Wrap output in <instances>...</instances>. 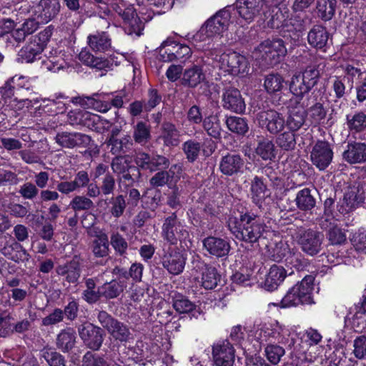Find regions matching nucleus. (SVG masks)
<instances>
[{"instance_id":"obj_27","label":"nucleus","mask_w":366,"mask_h":366,"mask_svg":"<svg viewBox=\"0 0 366 366\" xmlns=\"http://www.w3.org/2000/svg\"><path fill=\"white\" fill-rule=\"evenodd\" d=\"M342 157L351 164L365 162L366 144L357 142L348 143L347 149L342 154Z\"/></svg>"},{"instance_id":"obj_8","label":"nucleus","mask_w":366,"mask_h":366,"mask_svg":"<svg viewBox=\"0 0 366 366\" xmlns=\"http://www.w3.org/2000/svg\"><path fill=\"white\" fill-rule=\"evenodd\" d=\"M323 239V234L312 229L300 228L296 232V241L302 251L312 257L321 252Z\"/></svg>"},{"instance_id":"obj_34","label":"nucleus","mask_w":366,"mask_h":366,"mask_svg":"<svg viewBox=\"0 0 366 366\" xmlns=\"http://www.w3.org/2000/svg\"><path fill=\"white\" fill-rule=\"evenodd\" d=\"M89 248L96 258H104L109 254V242L105 233H100L95 236L91 242Z\"/></svg>"},{"instance_id":"obj_23","label":"nucleus","mask_w":366,"mask_h":366,"mask_svg":"<svg viewBox=\"0 0 366 366\" xmlns=\"http://www.w3.org/2000/svg\"><path fill=\"white\" fill-rule=\"evenodd\" d=\"M244 161L241 155L227 153L223 156L219 162L220 172L227 176H232L242 172Z\"/></svg>"},{"instance_id":"obj_12","label":"nucleus","mask_w":366,"mask_h":366,"mask_svg":"<svg viewBox=\"0 0 366 366\" xmlns=\"http://www.w3.org/2000/svg\"><path fill=\"white\" fill-rule=\"evenodd\" d=\"M161 263L169 274L178 275L184 269L186 257L178 248L169 246L167 248L163 249Z\"/></svg>"},{"instance_id":"obj_50","label":"nucleus","mask_w":366,"mask_h":366,"mask_svg":"<svg viewBox=\"0 0 366 366\" xmlns=\"http://www.w3.org/2000/svg\"><path fill=\"white\" fill-rule=\"evenodd\" d=\"M109 212L112 217L119 218L122 217L127 208L126 197L123 194H117L109 199Z\"/></svg>"},{"instance_id":"obj_22","label":"nucleus","mask_w":366,"mask_h":366,"mask_svg":"<svg viewBox=\"0 0 366 366\" xmlns=\"http://www.w3.org/2000/svg\"><path fill=\"white\" fill-rule=\"evenodd\" d=\"M67 119L72 126L81 125L93 129L99 121L100 117L85 110L74 109L68 112Z\"/></svg>"},{"instance_id":"obj_20","label":"nucleus","mask_w":366,"mask_h":366,"mask_svg":"<svg viewBox=\"0 0 366 366\" xmlns=\"http://www.w3.org/2000/svg\"><path fill=\"white\" fill-rule=\"evenodd\" d=\"M203 247L207 252L217 258L227 257L231 249L229 242L224 238L209 236L202 240Z\"/></svg>"},{"instance_id":"obj_31","label":"nucleus","mask_w":366,"mask_h":366,"mask_svg":"<svg viewBox=\"0 0 366 366\" xmlns=\"http://www.w3.org/2000/svg\"><path fill=\"white\" fill-rule=\"evenodd\" d=\"M39 9L40 18L42 21L47 23L59 15L61 4L59 0H41Z\"/></svg>"},{"instance_id":"obj_1","label":"nucleus","mask_w":366,"mask_h":366,"mask_svg":"<svg viewBox=\"0 0 366 366\" xmlns=\"http://www.w3.org/2000/svg\"><path fill=\"white\" fill-rule=\"evenodd\" d=\"M134 161L136 165L132 164L127 155H117L111 162L112 172L119 177V181L128 182L127 186H132L141 179L140 170L154 172L161 169H168L169 159L165 156L158 154H149L144 152L136 153Z\"/></svg>"},{"instance_id":"obj_9","label":"nucleus","mask_w":366,"mask_h":366,"mask_svg":"<svg viewBox=\"0 0 366 366\" xmlns=\"http://www.w3.org/2000/svg\"><path fill=\"white\" fill-rule=\"evenodd\" d=\"M162 237L169 244V246H172L186 241L189 237V233L177 219L176 214L172 213L164 221L162 227Z\"/></svg>"},{"instance_id":"obj_54","label":"nucleus","mask_w":366,"mask_h":366,"mask_svg":"<svg viewBox=\"0 0 366 366\" xmlns=\"http://www.w3.org/2000/svg\"><path fill=\"white\" fill-rule=\"evenodd\" d=\"M109 242L118 255L125 257L129 244L121 234L118 232H113L110 235Z\"/></svg>"},{"instance_id":"obj_64","label":"nucleus","mask_w":366,"mask_h":366,"mask_svg":"<svg viewBox=\"0 0 366 366\" xmlns=\"http://www.w3.org/2000/svg\"><path fill=\"white\" fill-rule=\"evenodd\" d=\"M82 362L84 366H107L109 362L104 356L89 351L83 356Z\"/></svg>"},{"instance_id":"obj_48","label":"nucleus","mask_w":366,"mask_h":366,"mask_svg":"<svg viewBox=\"0 0 366 366\" xmlns=\"http://www.w3.org/2000/svg\"><path fill=\"white\" fill-rule=\"evenodd\" d=\"M346 120L347 128L350 132H361L366 129V114L364 112L348 114Z\"/></svg>"},{"instance_id":"obj_19","label":"nucleus","mask_w":366,"mask_h":366,"mask_svg":"<svg viewBox=\"0 0 366 366\" xmlns=\"http://www.w3.org/2000/svg\"><path fill=\"white\" fill-rule=\"evenodd\" d=\"M222 107L237 114L244 112L246 104L240 92L234 87H227L222 94Z\"/></svg>"},{"instance_id":"obj_38","label":"nucleus","mask_w":366,"mask_h":366,"mask_svg":"<svg viewBox=\"0 0 366 366\" xmlns=\"http://www.w3.org/2000/svg\"><path fill=\"white\" fill-rule=\"evenodd\" d=\"M269 16L270 19L267 22V26L280 34L283 26L288 22L287 16L277 7V5H274L271 6L270 11L267 14V18Z\"/></svg>"},{"instance_id":"obj_46","label":"nucleus","mask_w":366,"mask_h":366,"mask_svg":"<svg viewBox=\"0 0 366 366\" xmlns=\"http://www.w3.org/2000/svg\"><path fill=\"white\" fill-rule=\"evenodd\" d=\"M124 287L125 286L121 281L113 280L100 286V292L103 297L114 299L117 297L124 291Z\"/></svg>"},{"instance_id":"obj_16","label":"nucleus","mask_w":366,"mask_h":366,"mask_svg":"<svg viewBox=\"0 0 366 366\" xmlns=\"http://www.w3.org/2000/svg\"><path fill=\"white\" fill-rule=\"evenodd\" d=\"M193 264V269L201 274V285L206 290L215 288L221 279L217 269L199 259L194 261Z\"/></svg>"},{"instance_id":"obj_61","label":"nucleus","mask_w":366,"mask_h":366,"mask_svg":"<svg viewBox=\"0 0 366 366\" xmlns=\"http://www.w3.org/2000/svg\"><path fill=\"white\" fill-rule=\"evenodd\" d=\"M69 206L74 211L77 212L92 209L94 203L85 196H75L70 202Z\"/></svg>"},{"instance_id":"obj_18","label":"nucleus","mask_w":366,"mask_h":366,"mask_svg":"<svg viewBox=\"0 0 366 366\" xmlns=\"http://www.w3.org/2000/svg\"><path fill=\"white\" fill-rule=\"evenodd\" d=\"M81 260L78 256H74L71 260L56 267L58 275L64 277L69 284L77 283L81 272Z\"/></svg>"},{"instance_id":"obj_24","label":"nucleus","mask_w":366,"mask_h":366,"mask_svg":"<svg viewBox=\"0 0 366 366\" xmlns=\"http://www.w3.org/2000/svg\"><path fill=\"white\" fill-rule=\"evenodd\" d=\"M205 79L206 76L202 67L200 65L193 64L184 70L180 81L182 86L194 89Z\"/></svg>"},{"instance_id":"obj_17","label":"nucleus","mask_w":366,"mask_h":366,"mask_svg":"<svg viewBox=\"0 0 366 366\" xmlns=\"http://www.w3.org/2000/svg\"><path fill=\"white\" fill-rule=\"evenodd\" d=\"M212 356L216 366H233L234 350L227 340L215 344L212 347Z\"/></svg>"},{"instance_id":"obj_33","label":"nucleus","mask_w":366,"mask_h":366,"mask_svg":"<svg viewBox=\"0 0 366 366\" xmlns=\"http://www.w3.org/2000/svg\"><path fill=\"white\" fill-rule=\"evenodd\" d=\"M316 192L309 188L300 190L295 199L297 207L303 212L311 211L316 205Z\"/></svg>"},{"instance_id":"obj_60","label":"nucleus","mask_w":366,"mask_h":366,"mask_svg":"<svg viewBox=\"0 0 366 366\" xmlns=\"http://www.w3.org/2000/svg\"><path fill=\"white\" fill-rule=\"evenodd\" d=\"M26 79V77L24 76H17L15 75L9 80H7L4 84V86L0 87V94L1 96L6 98H10L14 95V84H16L19 86H24L23 84L18 83L19 80Z\"/></svg>"},{"instance_id":"obj_47","label":"nucleus","mask_w":366,"mask_h":366,"mask_svg":"<svg viewBox=\"0 0 366 366\" xmlns=\"http://www.w3.org/2000/svg\"><path fill=\"white\" fill-rule=\"evenodd\" d=\"M162 138L167 146H177L179 142V132L175 125L169 122L162 124Z\"/></svg>"},{"instance_id":"obj_59","label":"nucleus","mask_w":366,"mask_h":366,"mask_svg":"<svg viewBox=\"0 0 366 366\" xmlns=\"http://www.w3.org/2000/svg\"><path fill=\"white\" fill-rule=\"evenodd\" d=\"M266 185L263 183L262 180L256 176L251 184V192L253 200L256 202H259L264 199L266 196Z\"/></svg>"},{"instance_id":"obj_2","label":"nucleus","mask_w":366,"mask_h":366,"mask_svg":"<svg viewBox=\"0 0 366 366\" xmlns=\"http://www.w3.org/2000/svg\"><path fill=\"white\" fill-rule=\"evenodd\" d=\"M227 224L237 239L249 244L257 242L265 230L259 217L250 212L241 214L239 217L229 216Z\"/></svg>"},{"instance_id":"obj_28","label":"nucleus","mask_w":366,"mask_h":366,"mask_svg":"<svg viewBox=\"0 0 366 366\" xmlns=\"http://www.w3.org/2000/svg\"><path fill=\"white\" fill-rule=\"evenodd\" d=\"M287 275V272L282 266L273 264L266 275L264 287L268 291L277 289Z\"/></svg>"},{"instance_id":"obj_51","label":"nucleus","mask_w":366,"mask_h":366,"mask_svg":"<svg viewBox=\"0 0 366 366\" xmlns=\"http://www.w3.org/2000/svg\"><path fill=\"white\" fill-rule=\"evenodd\" d=\"M214 36L209 32V30L203 24L200 29L192 36V42L198 49H201L202 46H211Z\"/></svg>"},{"instance_id":"obj_58","label":"nucleus","mask_w":366,"mask_h":366,"mask_svg":"<svg viewBox=\"0 0 366 366\" xmlns=\"http://www.w3.org/2000/svg\"><path fill=\"white\" fill-rule=\"evenodd\" d=\"M300 75L312 89L317 84L320 79V70L315 65L307 66Z\"/></svg>"},{"instance_id":"obj_53","label":"nucleus","mask_w":366,"mask_h":366,"mask_svg":"<svg viewBox=\"0 0 366 366\" xmlns=\"http://www.w3.org/2000/svg\"><path fill=\"white\" fill-rule=\"evenodd\" d=\"M226 124L231 132L238 134L244 135L249 130L247 122L244 118L229 117L227 119Z\"/></svg>"},{"instance_id":"obj_44","label":"nucleus","mask_w":366,"mask_h":366,"mask_svg":"<svg viewBox=\"0 0 366 366\" xmlns=\"http://www.w3.org/2000/svg\"><path fill=\"white\" fill-rule=\"evenodd\" d=\"M256 154L263 160H273L276 157L275 146L272 140L263 138L258 142Z\"/></svg>"},{"instance_id":"obj_32","label":"nucleus","mask_w":366,"mask_h":366,"mask_svg":"<svg viewBox=\"0 0 366 366\" xmlns=\"http://www.w3.org/2000/svg\"><path fill=\"white\" fill-rule=\"evenodd\" d=\"M76 340V332L73 328L64 329L56 336V347L63 352H69L75 347Z\"/></svg>"},{"instance_id":"obj_56","label":"nucleus","mask_w":366,"mask_h":366,"mask_svg":"<svg viewBox=\"0 0 366 366\" xmlns=\"http://www.w3.org/2000/svg\"><path fill=\"white\" fill-rule=\"evenodd\" d=\"M286 262L297 271L304 270L309 265L308 259L305 258L300 252L294 250L290 251L286 258Z\"/></svg>"},{"instance_id":"obj_36","label":"nucleus","mask_w":366,"mask_h":366,"mask_svg":"<svg viewBox=\"0 0 366 366\" xmlns=\"http://www.w3.org/2000/svg\"><path fill=\"white\" fill-rule=\"evenodd\" d=\"M307 112L304 109L294 107L290 109L288 116L285 120V126L290 131H298L305 123Z\"/></svg>"},{"instance_id":"obj_5","label":"nucleus","mask_w":366,"mask_h":366,"mask_svg":"<svg viewBox=\"0 0 366 366\" xmlns=\"http://www.w3.org/2000/svg\"><path fill=\"white\" fill-rule=\"evenodd\" d=\"M285 42L281 39H267L261 42L253 51L256 58L261 59L268 66L279 63L287 54Z\"/></svg>"},{"instance_id":"obj_37","label":"nucleus","mask_w":366,"mask_h":366,"mask_svg":"<svg viewBox=\"0 0 366 366\" xmlns=\"http://www.w3.org/2000/svg\"><path fill=\"white\" fill-rule=\"evenodd\" d=\"M79 58L85 65L98 70H107L110 69L112 66V63L107 59L95 57L89 51L86 50L81 51L79 53Z\"/></svg>"},{"instance_id":"obj_7","label":"nucleus","mask_w":366,"mask_h":366,"mask_svg":"<svg viewBox=\"0 0 366 366\" xmlns=\"http://www.w3.org/2000/svg\"><path fill=\"white\" fill-rule=\"evenodd\" d=\"M54 27L49 26L40 31L19 51V56L27 63L33 62L44 51L53 34Z\"/></svg>"},{"instance_id":"obj_52","label":"nucleus","mask_w":366,"mask_h":366,"mask_svg":"<svg viewBox=\"0 0 366 366\" xmlns=\"http://www.w3.org/2000/svg\"><path fill=\"white\" fill-rule=\"evenodd\" d=\"M201 148V144L194 139L186 141L182 144V150L186 159L190 163L194 162L199 158Z\"/></svg>"},{"instance_id":"obj_14","label":"nucleus","mask_w":366,"mask_h":366,"mask_svg":"<svg viewBox=\"0 0 366 366\" xmlns=\"http://www.w3.org/2000/svg\"><path fill=\"white\" fill-rule=\"evenodd\" d=\"M172 41L167 39L164 41L159 47V59L164 62L180 61L184 62L185 59L192 55V50L189 46L184 44H175L170 49L163 51L167 46H171Z\"/></svg>"},{"instance_id":"obj_43","label":"nucleus","mask_w":366,"mask_h":366,"mask_svg":"<svg viewBox=\"0 0 366 366\" xmlns=\"http://www.w3.org/2000/svg\"><path fill=\"white\" fill-rule=\"evenodd\" d=\"M284 84V78L278 73H270L264 76V88L269 94L282 91Z\"/></svg>"},{"instance_id":"obj_35","label":"nucleus","mask_w":366,"mask_h":366,"mask_svg":"<svg viewBox=\"0 0 366 366\" xmlns=\"http://www.w3.org/2000/svg\"><path fill=\"white\" fill-rule=\"evenodd\" d=\"M39 28V23L34 19H28L20 26L12 29L10 31L11 36L17 43L23 42L26 37Z\"/></svg>"},{"instance_id":"obj_49","label":"nucleus","mask_w":366,"mask_h":366,"mask_svg":"<svg viewBox=\"0 0 366 366\" xmlns=\"http://www.w3.org/2000/svg\"><path fill=\"white\" fill-rule=\"evenodd\" d=\"M172 306L179 313H188L195 309L196 305L187 297L178 293L172 297Z\"/></svg>"},{"instance_id":"obj_6","label":"nucleus","mask_w":366,"mask_h":366,"mask_svg":"<svg viewBox=\"0 0 366 366\" xmlns=\"http://www.w3.org/2000/svg\"><path fill=\"white\" fill-rule=\"evenodd\" d=\"M97 317L102 327L114 341L126 343L132 339V334L128 325L119 321L107 312L99 311Z\"/></svg>"},{"instance_id":"obj_26","label":"nucleus","mask_w":366,"mask_h":366,"mask_svg":"<svg viewBox=\"0 0 366 366\" xmlns=\"http://www.w3.org/2000/svg\"><path fill=\"white\" fill-rule=\"evenodd\" d=\"M227 62L228 71L233 75L247 74L249 70V63L247 58L237 52L224 54L222 58Z\"/></svg>"},{"instance_id":"obj_41","label":"nucleus","mask_w":366,"mask_h":366,"mask_svg":"<svg viewBox=\"0 0 366 366\" xmlns=\"http://www.w3.org/2000/svg\"><path fill=\"white\" fill-rule=\"evenodd\" d=\"M337 0H317L316 9L317 16L322 21L332 19L335 13Z\"/></svg>"},{"instance_id":"obj_10","label":"nucleus","mask_w":366,"mask_h":366,"mask_svg":"<svg viewBox=\"0 0 366 366\" xmlns=\"http://www.w3.org/2000/svg\"><path fill=\"white\" fill-rule=\"evenodd\" d=\"M77 330L81 340L88 348L94 351L100 349L105 336L100 327L85 322L78 326Z\"/></svg>"},{"instance_id":"obj_21","label":"nucleus","mask_w":366,"mask_h":366,"mask_svg":"<svg viewBox=\"0 0 366 366\" xmlns=\"http://www.w3.org/2000/svg\"><path fill=\"white\" fill-rule=\"evenodd\" d=\"M231 14L229 10L224 9L217 12L210 17L204 25L209 30V32L214 36L221 35L227 30L230 23Z\"/></svg>"},{"instance_id":"obj_45","label":"nucleus","mask_w":366,"mask_h":366,"mask_svg":"<svg viewBox=\"0 0 366 366\" xmlns=\"http://www.w3.org/2000/svg\"><path fill=\"white\" fill-rule=\"evenodd\" d=\"M308 85L300 74H295L291 79L290 90L295 96L302 99L306 94L312 90Z\"/></svg>"},{"instance_id":"obj_63","label":"nucleus","mask_w":366,"mask_h":366,"mask_svg":"<svg viewBox=\"0 0 366 366\" xmlns=\"http://www.w3.org/2000/svg\"><path fill=\"white\" fill-rule=\"evenodd\" d=\"M100 187L103 195L113 194L116 189V179L114 176L107 172L102 179Z\"/></svg>"},{"instance_id":"obj_57","label":"nucleus","mask_w":366,"mask_h":366,"mask_svg":"<svg viewBox=\"0 0 366 366\" xmlns=\"http://www.w3.org/2000/svg\"><path fill=\"white\" fill-rule=\"evenodd\" d=\"M264 352L267 360L272 365H277L282 357L285 355V350L282 347L278 345L269 344L265 347Z\"/></svg>"},{"instance_id":"obj_15","label":"nucleus","mask_w":366,"mask_h":366,"mask_svg":"<svg viewBox=\"0 0 366 366\" xmlns=\"http://www.w3.org/2000/svg\"><path fill=\"white\" fill-rule=\"evenodd\" d=\"M333 152L330 144L325 141H317L310 154L312 164L320 170H325L331 163Z\"/></svg>"},{"instance_id":"obj_30","label":"nucleus","mask_w":366,"mask_h":366,"mask_svg":"<svg viewBox=\"0 0 366 366\" xmlns=\"http://www.w3.org/2000/svg\"><path fill=\"white\" fill-rule=\"evenodd\" d=\"M88 45L95 52H105L112 46V41L105 31H97L87 37Z\"/></svg>"},{"instance_id":"obj_55","label":"nucleus","mask_w":366,"mask_h":366,"mask_svg":"<svg viewBox=\"0 0 366 366\" xmlns=\"http://www.w3.org/2000/svg\"><path fill=\"white\" fill-rule=\"evenodd\" d=\"M276 143L282 150H293L296 146V139L294 132H285L280 134L277 137Z\"/></svg>"},{"instance_id":"obj_39","label":"nucleus","mask_w":366,"mask_h":366,"mask_svg":"<svg viewBox=\"0 0 366 366\" xmlns=\"http://www.w3.org/2000/svg\"><path fill=\"white\" fill-rule=\"evenodd\" d=\"M133 140L130 135L126 134L121 138L112 140V142L107 144L110 147V152L114 155H124L132 150L133 147Z\"/></svg>"},{"instance_id":"obj_62","label":"nucleus","mask_w":366,"mask_h":366,"mask_svg":"<svg viewBox=\"0 0 366 366\" xmlns=\"http://www.w3.org/2000/svg\"><path fill=\"white\" fill-rule=\"evenodd\" d=\"M41 355L50 366H66L64 356L56 351L44 350Z\"/></svg>"},{"instance_id":"obj_4","label":"nucleus","mask_w":366,"mask_h":366,"mask_svg":"<svg viewBox=\"0 0 366 366\" xmlns=\"http://www.w3.org/2000/svg\"><path fill=\"white\" fill-rule=\"evenodd\" d=\"M283 0H237V10L244 20L251 22L254 18L267 19L271 6L280 4Z\"/></svg>"},{"instance_id":"obj_25","label":"nucleus","mask_w":366,"mask_h":366,"mask_svg":"<svg viewBox=\"0 0 366 366\" xmlns=\"http://www.w3.org/2000/svg\"><path fill=\"white\" fill-rule=\"evenodd\" d=\"M320 95V91L314 90L308 97L310 103H308L307 106L312 104V105L308 108V113L311 122L314 124H319L322 121L325 120L327 112L323 104L317 99Z\"/></svg>"},{"instance_id":"obj_29","label":"nucleus","mask_w":366,"mask_h":366,"mask_svg":"<svg viewBox=\"0 0 366 366\" xmlns=\"http://www.w3.org/2000/svg\"><path fill=\"white\" fill-rule=\"evenodd\" d=\"M329 33L327 29L320 24L312 26L307 34L308 43L314 48L323 49L328 41Z\"/></svg>"},{"instance_id":"obj_13","label":"nucleus","mask_w":366,"mask_h":366,"mask_svg":"<svg viewBox=\"0 0 366 366\" xmlns=\"http://www.w3.org/2000/svg\"><path fill=\"white\" fill-rule=\"evenodd\" d=\"M365 191L360 186L349 187L337 204L340 213L347 214L359 207L364 203Z\"/></svg>"},{"instance_id":"obj_42","label":"nucleus","mask_w":366,"mask_h":366,"mask_svg":"<svg viewBox=\"0 0 366 366\" xmlns=\"http://www.w3.org/2000/svg\"><path fill=\"white\" fill-rule=\"evenodd\" d=\"M202 127L207 134L215 139H221L222 127L220 121L217 115L206 117L202 121Z\"/></svg>"},{"instance_id":"obj_40","label":"nucleus","mask_w":366,"mask_h":366,"mask_svg":"<svg viewBox=\"0 0 366 366\" xmlns=\"http://www.w3.org/2000/svg\"><path fill=\"white\" fill-rule=\"evenodd\" d=\"M133 139L135 143L145 145L151 139V127L144 121H139L133 127Z\"/></svg>"},{"instance_id":"obj_11","label":"nucleus","mask_w":366,"mask_h":366,"mask_svg":"<svg viewBox=\"0 0 366 366\" xmlns=\"http://www.w3.org/2000/svg\"><path fill=\"white\" fill-rule=\"evenodd\" d=\"M259 126L271 134H277L285 127V119L282 113L274 109L263 110L256 117Z\"/></svg>"},{"instance_id":"obj_3","label":"nucleus","mask_w":366,"mask_h":366,"mask_svg":"<svg viewBox=\"0 0 366 366\" xmlns=\"http://www.w3.org/2000/svg\"><path fill=\"white\" fill-rule=\"evenodd\" d=\"M314 277L305 276L301 282L292 287L280 302L282 307H296L299 305L313 303L312 291Z\"/></svg>"}]
</instances>
